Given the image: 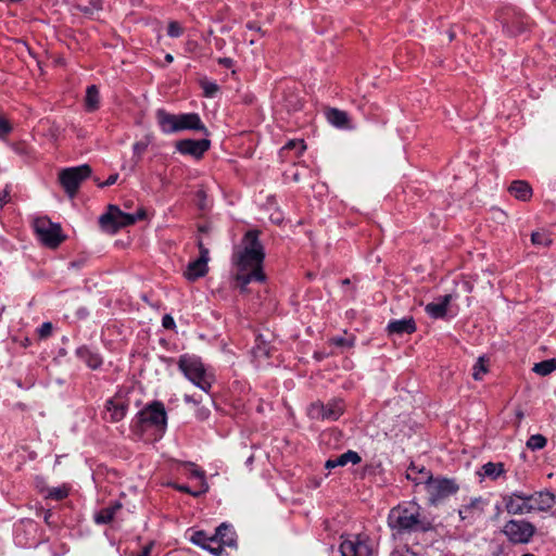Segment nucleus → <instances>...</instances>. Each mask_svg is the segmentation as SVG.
I'll list each match as a JSON object with an SVG mask.
<instances>
[{
	"mask_svg": "<svg viewBox=\"0 0 556 556\" xmlns=\"http://www.w3.org/2000/svg\"><path fill=\"white\" fill-rule=\"evenodd\" d=\"M176 490L180 491V492H184V493H188L194 497H198L200 496L201 494L207 492L208 490V484L206 483V481H202L201 483V486L202 489L200 491H191L190 488L188 485H185V484H172Z\"/></svg>",
	"mask_w": 556,
	"mask_h": 556,
	"instance_id": "f704fd0d",
	"label": "nucleus"
},
{
	"mask_svg": "<svg viewBox=\"0 0 556 556\" xmlns=\"http://www.w3.org/2000/svg\"><path fill=\"white\" fill-rule=\"evenodd\" d=\"M167 34L174 38L179 37L182 34V28L177 22L173 21L168 24Z\"/></svg>",
	"mask_w": 556,
	"mask_h": 556,
	"instance_id": "79ce46f5",
	"label": "nucleus"
},
{
	"mask_svg": "<svg viewBox=\"0 0 556 556\" xmlns=\"http://www.w3.org/2000/svg\"><path fill=\"white\" fill-rule=\"evenodd\" d=\"M556 370V358H549L536 363L533 367V371L540 376H547Z\"/></svg>",
	"mask_w": 556,
	"mask_h": 556,
	"instance_id": "c85d7f7f",
	"label": "nucleus"
},
{
	"mask_svg": "<svg viewBox=\"0 0 556 556\" xmlns=\"http://www.w3.org/2000/svg\"><path fill=\"white\" fill-rule=\"evenodd\" d=\"M179 369L202 391L211 389V376L206 372L201 359L194 355H181L178 361Z\"/></svg>",
	"mask_w": 556,
	"mask_h": 556,
	"instance_id": "423d86ee",
	"label": "nucleus"
},
{
	"mask_svg": "<svg viewBox=\"0 0 556 556\" xmlns=\"http://www.w3.org/2000/svg\"><path fill=\"white\" fill-rule=\"evenodd\" d=\"M505 508L510 515H523L531 513V501L523 500L515 496V492L511 495L504 496Z\"/></svg>",
	"mask_w": 556,
	"mask_h": 556,
	"instance_id": "2eb2a0df",
	"label": "nucleus"
},
{
	"mask_svg": "<svg viewBox=\"0 0 556 556\" xmlns=\"http://www.w3.org/2000/svg\"><path fill=\"white\" fill-rule=\"evenodd\" d=\"M517 418L518 420H521L523 418V413L521 410L517 413Z\"/></svg>",
	"mask_w": 556,
	"mask_h": 556,
	"instance_id": "69168bd1",
	"label": "nucleus"
},
{
	"mask_svg": "<svg viewBox=\"0 0 556 556\" xmlns=\"http://www.w3.org/2000/svg\"><path fill=\"white\" fill-rule=\"evenodd\" d=\"M211 542H207L206 543V547H204L205 549L210 551V548H213V546L210 544Z\"/></svg>",
	"mask_w": 556,
	"mask_h": 556,
	"instance_id": "338daca9",
	"label": "nucleus"
},
{
	"mask_svg": "<svg viewBox=\"0 0 556 556\" xmlns=\"http://www.w3.org/2000/svg\"><path fill=\"white\" fill-rule=\"evenodd\" d=\"M482 470L484 476L494 480L504 473V464L489 462L482 466Z\"/></svg>",
	"mask_w": 556,
	"mask_h": 556,
	"instance_id": "c756f323",
	"label": "nucleus"
},
{
	"mask_svg": "<svg viewBox=\"0 0 556 556\" xmlns=\"http://www.w3.org/2000/svg\"><path fill=\"white\" fill-rule=\"evenodd\" d=\"M412 466H414V467H415V470L413 471V476H414V477H416V478H421V477H422V473H420V470H421L424 467H421V468H419V469H418L414 464H412V465L408 467V469H409Z\"/></svg>",
	"mask_w": 556,
	"mask_h": 556,
	"instance_id": "6e6d98bb",
	"label": "nucleus"
},
{
	"mask_svg": "<svg viewBox=\"0 0 556 556\" xmlns=\"http://www.w3.org/2000/svg\"><path fill=\"white\" fill-rule=\"evenodd\" d=\"M34 229L43 244L49 248L55 249L65 240L61 226L52 223L47 217L36 218L34 220Z\"/></svg>",
	"mask_w": 556,
	"mask_h": 556,
	"instance_id": "6e6552de",
	"label": "nucleus"
},
{
	"mask_svg": "<svg viewBox=\"0 0 556 556\" xmlns=\"http://www.w3.org/2000/svg\"><path fill=\"white\" fill-rule=\"evenodd\" d=\"M162 325L165 329H173L175 327V321L170 315H164Z\"/></svg>",
	"mask_w": 556,
	"mask_h": 556,
	"instance_id": "a18cd8bd",
	"label": "nucleus"
},
{
	"mask_svg": "<svg viewBox=\"0 0 556 556\" xmlns=\"http://www.w3.org/2000/svg\"><path fill=\"white\" fill-rule=\"evenodd\" d=\"M388 523L399 532L429 531L431 522L421 516L420 507L415 502L397 505L390 510Z\"/></svg>",
	"mask_w": 556,
	"mask_h": 556,
	"instance_id": "f03ea898",
	"label": "nucleus"
},
{
	"mask_svg": "<svg viewBox=\"0 0 556 556\" xmlns=\"http://www.w3.org/2000/svg\"><path fill=\"white\" fill-rule=\"evenodd\" d=\"M326 469H332L336 467H339L338 464H336V458H330L325 464Z\"/></svg>",
	"mask_w": 556,
	"mask_h": 556,
	"instance_id": "5fc2aeb1",
	"label": "nucleus"
},
{
	"mask_svg": "<svg viewBox=\"0 0 556 556\" xmlns=\"http://www.w3.org/2000/svg\"><path fill=\"white\" fill-rule=\"evenodd\" d=\"M218 63L226 66V67H230L232 65V60L229 59V58H220L218 60Z\"/></svg>",
	"mask_w": 556,
	"mask_h": 556,
	"instance_id": "864d4df0",
	"label": "nucleus"
},
{
	"mask_svg": "<svg viewBox=\"0 0 556 556\" xmlns=\"http://www.w3.org/2000/svg\"><path fill=\"white\" fill-rule=\"evenodd\" d=\"M211 536H207L204 531H195L190 538V541L201 547H206L207 542H212Z\"/></svg>",
	"mask_w": 556,
	"mask_h": 556,
	"instance_id": "e433bc0d",
	"label": "nucleus"
},
{
	"mask_svg": "<svg viewBox=\"0 0 556 556\" xmlns=\"http://www.w3.org/2000/svg\"><path fill=\"white\" fill-rule=\"evenodd\" d=\"M200 252V256L197 258L198 261H200L201 263L203 264H206L208 263L210 261V251L208 249H203L202 251H199Z\"/></svg>",
	"mask_w": 556,
	"mask_h": 556,
	"instance_id": "3c124183",
	"label": "nucleus"
},
{
	"mask_svg": "<svg viewBox=\"0 0 556 556\" xmlns=\"http://www.w3.org/2000/svg\"><path fill=\"white\" fill-rule=\"evenodd\" d=\"M11 131L10 122L0 113V139H4Z\"/></svg>",
	"mask_w": 556,
	"mask_h": 556,
	"instance_id": "ea45409f",
	"label": "nucleus"
},
{
	"mask_svg": "<svg viewBox=\"0 0 556 556\" xmlns=\"http://www.w3.org/2000/svg\"><path fill=\"white\" fill-rule=\"evenodd\" d=\"M188 466H190V467L192 468V469H191V472H190V475H191L192 477H195V478L201 479V482H202V481H205V473H204V471H201V470H199V469L194 468V465H193V464H188Z\"/></svg>",
	"mask_w": 556,
	"mask_h": 556,
	"instance_id": "49530a36",
	"label": "nucleus"
},
{
	"mask_svg": "<svg viewBox=\"0 0 556 556\" xmlns=\"http://www.w3.org/2000/svg\"><path fill=\"white\" fill-rule=\"evenodd\" d=\"M67 495H68V488L63 485V486L48 489L46 497L52 498L55 501H61V500L67 497Z\"/></svg>",
	"mask_w": 556,
	"mask_h": 556,
	"instance_id": "72a5a7b5",
	"label": "nucleus"
},
{
	"mask_svg": "<svg viewBox=\"0 0 556 556\" xmlns=\"http://www.w3.org/2000/svg\"><path fill=\"white\" fill-rule=\"evenodd\" d=\"M105 408L110 414V420L117 422L125 417L128 405L122 396H114L106 402Z\"/></svg>",
	"mask_w": 556,
	"mask_h": 556,
	"instance_id": "dca6fc26",
	"label": "nucleus"
},
{
	"mask_svg": "<svg viewBox=\"0 0 556 556\" xmlns=\"http://www.w3.org/2000/svg\"><path fill=\"white\" fill-rule=\"evenodd\" d=\"M202 88L205 97H213L219 89L215 83L211 81H202Z\"/></svg>",
	"mask_w": 556,
	"mask_h": 556,
	"instance_id": "a19ab883",
	"label": "nucleus"
},
{
	"mask_svg": "<svg viewBox=\"0 0 556 556\" xmlns=\"http://www.w3.org/2000/svg\"><path fill=\"white\" fill-rule=\"evenodd\" d=\"M148 144L144 142H136L134 144V152L140 157V155L146 151Z\"/></svg>",
	"mask_w": 556,
	"mask_h": 556,
	"instance_id": "de8ad7c7",
	"label": "nucleus"
},
{
	"mask_svg": "<svg viewBox=\"0 0 556 556\" xmlns=\"http://www.w3.org/2000/svg\"><path fill=\"white\" fill-rule=\"evenodd\" d=\"M486 372H488L486 359L484 357H479L478 362L473 366L472 377L475 380H481L483 375H485Z\"/></svg>",
	"mask_w": 556,
	"mask_h": 556,
	"instance_id": "c9c22d12",
	"label": "nucleus"
},
{
	"mask_svg": "<svg viewBox=\"0 0 556 556\" xmlns=\"http://www.w3.org/2000/svg\"><path fill=\"white\" fill-rule=\"evenodd\" d=\"M146 217L144 208L138 210L136 214H127L119 210L117 205L110 204L108 212L99 218L101 228L109 233H116L121 228L134 225L137 220Z\"/></svg>",
	"mask_w": 556,
	"mask_h": 556,
	"instance_id": "39448f33",
	"label": "nucleus"
},
{
	"mask_svg": "<svg viewBox=\"0 0 556 556\" xmlns=\"http://www.w3.org/2000/svg\"><path fill=\"white\" fill-rule=\"evenodd\" d=\"M248 27H249L250 29H256L257 31H262L261 27H256V26H254V25H252V24H249V25H248Z\"/></svg>",
	"mask_w": 556,
	"mask_h": 556,
	"instance_id": "680f3d73",
	"label": "nucleus"
},
{
	"mask_svg": "<svg viewBox=\"0 0 556 556\" xmlns=\"http://www.w3.org/2000/svg\"><path fill=\"white\" fill-rule=\"evenodd\" d=\"M350 283H351V281H350V279H349V278H345V279H343V280H342V285H343V286H348V285H350Z\"/></svg>",
	"mask_w": 556,
	"mask_h": 556,
	"instance_id": "0e129e2a",
	"label": "nucleus"
},
{
	"mask_svg": "<svg viewBox=\"0 0 556 556\" xmlns=\"http://www.w3.org/2000/svg\"><path fill=\"white\" fill-rule=\"evenodd\" d=\"M208 271V266L206 264L201 263L200 261L195 260L193 262H190L185 271L184 277L188 281H195L201 277H204Z\"/></svg>",
	"mask_w": 556,
	"mask_h": 556,
	"instance_id": "412c9836",
	"label": "nucleus"
},
{
	"mask_svg": "<svg viewBox=\"0 0 556 556\" xmlns=\"http://www.w3.org/2000/svg\"><path fill=\"white\" fill-rule=\"evenodd\" d=\"M78 9L86 14H92L94 11H99L102 9V1L101 0H91L89 2V5H87V7L78 5Z\"/></svg>",
	"mask_w": 556,
	"mask_h": 556,
	"instance_id": "58836bf2",
	"label": "nucleus"
},
{
	"mask_svg": "<svg viewBox=\"0 0 556 556\" xmlns=\"http://www.w3.org/2000/svg\"><path fill=\"white\" fill-rule=\"evenodd\" d=\"M361 460H362L361 456L356 452L351 451V450H349L348 452L343 453L342 455L336 457V464H338V466H340V467H343L349 463L356 465V464L361 463Z\"/></svg>",
	"mask_w": 556,
	"mask_h": 556,
	"instance_id": "7c9ffc66",
	"label": "nucleus"
},
{
	"mask_svg": "<svg viewBox=\"0 0 556 556\" xmlns=\"http://www.w3.org/2000/svg\"><path fill=\"white\" fill-rule=\"evenodd\" d=\"M546 443H547V440L544 435L533 434L528 439L526 445L528 448H530L532 451H536V450L544 448L546 446Z\"/></svg>",
	"mask_w": 556,
	"mask_h": 556,
	"instance_id": "2f4dec72",
	"label": "nucleus"
},
{
	"mask_svg": "<svg viewBox=\"0 0 556 556\" xmlns=\"http://www.w3.org/2000/svg\"><path fill=\"white\" fill-rule=\"evenodd\" d=\"M91 167L87 164L65 168L59 174L60 185L70 198H74L80 184L91 175Z\"/></svg>",
	"mask_w": 556,
	"mask_h": 556,
	"instance_id": "0eeeda50",
	"label": "nucleus"
},
{
	"mask_svg": "<svg viewBox=\"0 0 556 556\" xmlns=\"http://www.w3.org/2000/svg\"><path fill=\"white\" fill-rule=\"evenodd\" d=\"M118 179V174L110 175L109 178L104 182L98 184L99 187H106L114 185Z\"/></svg>",
	"mask_w": 556,
	"mask_h": 556,
	"instance_id": "09e8293b",
	"label": "nucleus"
},
{
	"mask_svg": "<svg viewBox=\"0 0 556 556\" xmlns=\"http://www.w3.org/2000/svg\"><path fill=\"white\" fill-rule=\"evenodd\" d=\"M531 242L534 245H543V247H549L553 242L549 235H547L544 231H534L531 235Z\"/></svg>",
	"mask_w": 556,
	"mask_h": 556,
	"instance_id": "473e14b6",
	"label": "nucleus"
},
{
	"mask_svg": "<svg viewBox=\"0 0 556 556\" xmlns=\"http://www.w3.org/2000/svg\"><path fill=\"white\" fill-rule=\"evenodd\" d=\"M197 245H198L199 251H202L203 249H207V248L203 244V242H202V240H201V239H199V240H198Z\"/></svg>",
	"mask_w": 556,
	"mask_h": 556,
	"instance_id": "bf43d9fd",
	"label": "nucleus"
},
{
	"mask_svg": "<svg viewBox=\"0 0 556 556\" xmlns=\"http://www.w3.org/2000/svg\"><path fill=\"white\" fill-rule=\"evenodd\" d=\"M52 324L47 321L41 325V327L38 329V334L41 339L48 338L52 333Z\"/></svg>",
	"mask_w": 556,
	"mask_h": 556,
	"instance_id": "37998d69",
	"label": "nucleus"
},
{
	"mask_svg": "<svg viewBox=\"0 0 556 556\" xmlns=\"http://www.w3.org/2000/svg\"><path fill=\"white\" fill-rule=\"evenodd\" d=\"M173 60H174V58H173V55H172L170 53H167V54L165 55V61H166L167 63H172V62H173Z\"/></svg>",
	"mask_w": 556,
	"mask_h": 556,
	"instance_id": "052dcab7",
	"label": "nucleus"
},
{
	"mask_svg": "<svg viewBox=\"0 0 556 556\" xmlns=\"http://www.w3.org/2000/svg\"><path fill=\"white\" fill-rule=\"evenodd\" d=\"M452 294H446L439 299L438 302H432L426 305L425 311L432 317V318H444L447 312V306L450 302L452 301Z\"/></svg>",
	"mask_w": 556,
	"mask_h": 556,
	"instance_id": "a211bd4d",
	"label": "nucleus"
},
{
	"mask_svg": "<svg viewBox=\"0 0 556 556\" xmlns=\"http://www.w3.org/2000/svg\"><path fill=\"white\" fill-rule=\"evenodd\" d=\"M515 496L531 501V507H533V510H547L555 503L554 494L548 491L535 492L530 495L522 492H515Z\"/></svg>",
	"mask_w": 556,
	"mask_h": 556,
	"instance_id": "4468645a",
	"label": "nucleus"
},
{
	"mask_svg": "<svg viewBox=\"0 0 556 556\" xmlns=\"http://www.w3.org/2000/svg\"><path fill=\"white\" fill-rule=\"evenodd\" d=\"M9 201H10V191L8 188H5L3 191L0 192V206L2 207Z\"/></svg>",
	"mask_w": 556,
	"mask_h": 556,
	"instance_id": "8fccbe9b",
	"label": "nucleus"
},
{
	"mask_svg": "<svg viewBox=\"0 0 556 556\" xmlns=\"http://www.w3.org/2000/svg\"><path fill=\"white\" fill-rule=\"evenodd\" d=\"M535 527L527 520H509L505 523L503 532L514 544H526L535 534Z\"/></svg>",
	"mask_w": 556,
	"mask_h": 556,
	"instance_id": "1a4fd4ad",
	"label": "nucleus"
},
{
	"mask_svg": "<svg viewBox=\"0 0 556 556\" xmlns=\"http://www.w3.org/2000/svg\"><path fill=\"white\" fill-rule=\"evenodd\" d=\"M343 413V404L341 401H332L327 405L313 404L309 408V414L314 418L337 420Z\"/></svg>",
	"mask_w": 556,
	"mask_h": 556,
	"instance_id": "f8f14e48",
	"label": "nucleus"
},
{
	"mask_svg": "<svg viewBox=\"0 0 556 556\" xmlns=\"http://www.w3.org/2000/svg\"><path fill=\"white\" fill-rule=\"evenodd\" d=\"M77 355L79 358H81L88 367H90L91 369H97L100 367V365L102 364V359L101 357L91 352L89 349L87 348H79L77 350Z\"/></svg>",
	"mask_w": 556,
	"mask_h": 556,
	"instance_id": "393cba45",
	"label": "nucleus"
},
{
	"mask_svg": "<svg viewBox=\"0 0 556 556\" xmlns=\"http://www.w3.org/2000/svg\"><path fill=\"white\" fill-rule=\"evenodd\" d=\"M198 229H199L200 232H203V233L208 232V227L205 226V225L199 226Z\"/></svg>",
	"mask_w": 556,
	"mask_h": 556,
	"instance_id": "13d9d810",
	"label": "nucleus"
},
{
	"mask_svg": "<svg viewBox=\"0 0 556 556\" xmlns=\"http://www.w3.org/2000/svg\"><path fill=\"white\" fill-rule=\"evenodd\" d=\"M100 96L96 85H91L86 90L85 106L89 112H93L99 109Z\"/></svg>",
	"mask_w": 556,
	"mask_h": 556,
	"instance_id": "bb28decb",
	"label": "nucleus"
},
{
	"mask_svg": "<svg viewBox=\"0 0 556 556\" xmlns=\"http://www.w3.org/2000/svg\"><path fill=\"white\" fill-rule=\"evenodd\" d=\"M210 552L214 555H220L223 552V547L220 544H218L217 547L210 548Z\"/></svg>",
	"mask_w": 556,
	"mask_h": 556,
	"instance_id": "4d7b16f0",
	"label": "nucleus"
},
{
	"mask_svg": "<svg viewBox=\"0 0 556 556\" xmlns=\"http://www.w3.org/2000/svg\"><path fill=\"white\" fill-rule=\"evenodd\" d=\"M137 421L141 427H155L164 429L166 426V412L161 402H153L137 415Z\"/></svg>",
	"mask_w": 556,
	"mask_h": 556,
	"instance_id": "9d476101",
	"label": "nucleus"
},
{
	"mask_svg": "<svg viewBox=\"0 0 556 556\" xmlns=\"http://www.w3.org/2000/svg\"><path fill=\"white\" fill-rule=\"evenodd\" d=\"M326 117L327 121L338 127V128H344V129H351L352 125L350 124V118L346 112L341 111L339 109H327L326 110Z\"/></svg>",
	"mask_w": 556,
	"mask_h": 556,
	"instance_id": "6ab92c4d",
	"label": "nucleus"
},
{
	"mask_svg": "<svg viewBox=\"0 0 556 556\" xmlns=\"http://www.w3.org/2000/svg\"><path fill=\"white\" fill-rule=\"evenodd\" d=\"M508 191L517 200L529 201L532 197V188L525 180H515L510 184Z\"/></svg>",
	"mask_w": 556,
	"mask_h": 556,
	"instance_id": "aec40b11",
	"label": "nucleus"
},
{
	"mask_svg": "<svg viewBox=\"0 0 556 556\" xmlns=\"http://www.w3.org/2000/svg\"><path fill=\"white\" fill-rule=\"evenodd\" d=\"M156 119L164 132H178L192 129L208 135L207 128L197 113L170 114L163 109L156 111Z\"/></svg>",
	"mask_w": 556,
	"mask_h": 556,
	"instance_id": "20e7f679",
	"label": "nucleus"
},
{
	"mask_svg": "<svg viewBox=\"0 0 556 556\" xmlns=\"http://www.w3.org/2000/svg\"><path fill=\"white\" fill-rule=\"evenodd\" d=\"M330 342L339 348H352L354 345V338L334 337Z\"/></svg>",
	"mask_w": 556,
	"mask_h": 556,
	"instance_id": "4c0bfd02",
	"label": "nucleus"
},
{
	"mask_svg": "<svg viewBox=\"0 0 556 556\" xmlns=\"http://www.w3.org/2000/svg\"><path fill=\"white\" fill-rule=\"evenodd\" d=\"M481 500L475 498L470 502L469 505L463 506L459 509V517L463 520L466 519H475L476 517H480L482 515Z\"/></svg>",
	"mask_w": 556,
	"mask_h": 556,
	"instance_id": "5701e85b",
	"label": "nucleus"
},
{
	"mask_svg": "<svg viewBox=\"0 0 556 556\" xmlns=\"http://www.w3.org/2000/svg\"><path fill=\"white\" fill-rule=\"evenodd\" d=\"M152 547H153V543H150V544L146 545L138 555H131V556H150Z\"/></svg>",
	"mask_w": 556,
	"mask_h": 556,
	"instance_id": "603ef678",
	"label": "nucleus"
},
{
	"mask_svg": "<svg viewBox=\"0 0 556 556\" xmlns=\"http://www.w3.org/2000/svg\"><path fill=\"white\" fill-rule=\"evenodd\" d=\"M300 149L299 151V154L302 153L305 149H306V146L304 144L303 140H300V141H295V140H290L283 149L286 150H291V149H294V148H298Z\"/></svg>",
	"mask_w": 556,
	"mask_h": 556,
	"instance_id": "c03bdc74",
	"label": "nucleus"
},
{
	"mask_svg": "<svg viewBox=\"0 0 556 556\" xmlns=\"http://www.w3.org/2000/svg\"><path fill=\"white\" fill-rule=\"evenodd\" d=\"M255 342V346L252 349L253 357L256 359L269 357L271 354V348L262 334L256 337Z\"/></svg>",
	"mask_w": 556,
	"mask_h": 556,
	"instance_id": "a878e982",
	"label": "nucleus"
},
{
	"mask_svg": "<svg viewBox=\"0 0 556 556\" xmlns=\"http://www.w3.org/2000/svg\"><path fill=\"white\" fill-rule=\"evenodd\" d=\"M522 556H535V555L528 553V554H525Z\"/></svg>",
	"mask_w": 556,
	"mask_h": 556,
	"instance_id": "774afa93",
	"label": "nucleus"
},
{
	"mask_svg": "<svg viewBox=\"0 0 556 556\" xmlns=\"http://www.w3.org/2000/svg\"><path fill=\"white\" fill-rule=\"evenodd\" d=\"M503 26L506 28L508 34L518 35L526 29L527 22H525L521 17H515L511 21L505 20Z\"/></svg>",
	"mask_w": 556,
	"mask_h": 556,
	"instance_id": "cd10ccee",
	"label": "nucleus"
},
{
	"mask_svg": "<svg viewBox=\"0 0 556 556\" xmlns=\"http://www.w3.org/2000/svg\"><path fill=\"white\" fill-rule=\"evenodd\" d=\"M122 508V504L116 502L111 506H108L94 515V521L98 525H105L113 520L117 510Z\"/></svg>",
	"mask_w": 556,
	"mask_h": 556,
	"instance_id": "b1692460",
	"label": "nucleus"
},
{
	"mask_svg": "<svg viewBox=\"0 0 556 556\" xmlns=\"http://www.w3.org/2000/svg\"><path fill=\"white\" fill-rule=\"evenodd\" d=\"M448 38L450 40H453L455 38V33L453 30H450Z\"/></svg>",
	"mask_w": 556,
	"mask_h": 556,
	"instance_id": "e2e57ef3",
	"label": "nucleus"
},
{
	"mask_svg": "<svg viewBox=\"0 0 556 556\" xmlns=\"http://www.w3.org/2000/svg\"><path fill=\"white\" fill-rule=\"evenodd\" d=\"M258 230H249L242 239V248L233 253L232 261L237 267L236 286L242 292L252 281H264L263 262L265 258L264 247L261 243Z\"/></svg>",
	"mask_w": 556,
	"mask_h": 556,
	"instance_id": "f257e3e1",
	"label": "nucleus"
},
{
	"mask_svg": "<svg viewBox=\"0 0 556 556\" xmlns=\"http://www.w3.org/2000/svg\"><path fill=\"white\" fill-rule=\"evenodd\" d=\"M414 470V466L407 469L406 478L408 480L416 482V484L425 483L427 492L429 494V502L433 505H437L438 503L455 494L459 490V486L454 479L433 478L432 473L426 468H422L420 470L422 477L416 478L413 476Z\"/></svg>",
	"mask_w": 556,
	"mask_h": 556,
	"instance_id": "7ed1b4c3",
	"label": "nucleus"
},
{
	"mask_svg": "<svg viewBox=\"0 0 556 556\" xmlns=\"http://www.w3.org/2000/svg\"><path fill=\"white\" fill-rule=\"evenodd\" d=\"M211 141L208 139H182L176 142V149L182 154H189L195 159H201L210 149Z\"/></svg>",
	"mask_w": 556,
	"mask_h": 556,
	"instance_id": "ddd939ff",
	"label": "nucleus"
},
{
	"mask_svg": "<svg viewBox=\"0 0 556 556\" xmlns=\"http://www.w3.org/2000/svg\"><path fill=\"white\" fill-rule=\"evenodd\" d=\"M342 556H372V547L366 535L358 534L355 540H344L340 544Z\"/></svg>",
	"mask_w": 556,
	"mask_h": 556,
	"instance_id": "9b49d317",
	"label": "nucleus"
},
{
	"mask_svg": "<svg viewBox=\"0 0 556 556\" xmlns=\"http://www.w3.org/2000/svg\"><path fill=\"white\" fill-rule=\"evenodd\" d=\"M387 330L390 334H410L416 331V324L413 317L392 320L389 323Z\"/></svg>",
	"mask_w": 556,
	"mask_h": 556,
	"instance_id": "f3484780",
	"label": "nucleus"
},
{
	"mask_svg": "<svg viewBox=\"0 0 556 556\" xmlns=\"http://www.w3.org/2000/svg\"><path fill=\"white\" fill-rule=\"evenodd\" d=\"M211 541L219 542L223 545L235 546L236 539L235 534L230 531L226 523H222L216 528L215 534L211 536Z\"/></svg>",
	"mask_w": 556,
	"mask_h": 556,
	"instance_id": "4be33fe9",
	"label": "nucleus"
}]
</instances>
